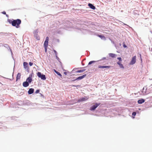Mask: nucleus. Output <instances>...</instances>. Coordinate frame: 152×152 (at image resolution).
Returning <instances> with one entry per match:
<instances>
[{"label":"nucleus","mask_w":152,"mask_h":152,"mask_svg":"<svg viewBox=\"0 0 152 152\" xmlns=\"http://www.w3.org/2000/svg\"><path fill=\"white\" fill-rule=\"evenodd\" d=\"M10 23H11L12 26H15L16 28L20 27V25L21 23V20L19 19L16 20H8Z\"/></svg>","instance_id":"f257e3e1"},{"label":"nucleus","mask_w":152,"mask_h":152,"mask_svg":"<svg viewBox=\"0 0 152 152\" xmlns=\"http://www.w3.org/2000/svg\"><path fill=\"white\" fill-rule=\"evenodd\" d=\"M37 75L39 77L41 78L43 80H45L46 79L45 76L44 75H42L40 72H38L37 73Z\"/></svg>","instance_id":"f03ea898"},{"label":"nucleus","mask_w":152,"mask_h":152,"mask_svg":"<svg viewBox=\"0 0 152 152\" xmlns=\"http://www.w3.org/2000/svg\"><path fill=\"white\" fill-rule=\"evenodd\" d=\"M142 92L144 95H147L149 93V91L146 87H144L142 89Z\"/></svg>","instance_id":"7ed1b4c3"},{"label":"nucleus","mask_w":152,"mask_h":152,"mask_svg":"<svg viewBox=\"0 0 152 152\" xmlns=\"http://www.w3.org/2000/svg\"><path fill=\"white\" fill-rule=\"evenodd\" d=\"M100 104V103H96L94 105H93L90 108L91 110L92 111L94 110Z\"/></svg>","instance_id":"20e7f679"},{"label":"nucleus","mask_w":152,"mask_h":152,"mask_svg":"<svg viewBox=\"0 0 152 152\" xmlns=\"http://www.w3.org/2000/svg\"><path fill=\"white\" fill-rule=\"evenodd\" d=\"M88 99V97L87 96H85L84 97H82V98H80L78 100V102H83L84 101H85L87 100Z\"/></svg>","instance_id":"39448f33"},{"label":"nucleus","mask_w":152,"mask_h":152,"mask_svg":"<svg viewBox=\"0 0 152 152\" xmlns=\"http://www.w3.org/2000/svg\"><path fill=\"white\" fill-rule=\"evenodd\" d=\"M111 67V66H102L101 65H99L98 66V68L99 69H104L106 68V69H109Z\"/></svg>","instance_id":"423d86ee"},{"label":"nucleus","mask_w":152,"mask_h":152,"mask_svg":"<svg viewBox=\"0 0 152 152\" xmlns=\"http://www.w3.org/2000/svg\"><path fill=\"white\" fill-rule=\"evenodd\" d=\"M32 76V74H31L29 75V77H28L26 80V81H27L28 83H30L32 81V79L31 77Z\"/></svg>","instance_id":"0eeeda50"},{"label":"nucleus","mask_w":152,"mask_h":152,"mask_svg":"<svg viewBox=\"0 0 152 152\" xmlns=\"http://www.w3.org/2000/svg\"><path fill=\"white\" fill-rule=\"evenodd\" d=\"M86 76V74L84 75H82V76L79 77L77 78L76 79L73 80L72 81H75L77 80H81V79H83V78H84V77H85Z\"/></svg>","instance_id":"6e6552de"},{"label":"nucleus","mask_w":152,"mask_h":152,"mask_svg":"<svg viewBox=\"0 0 152 152\" xmlns=\"http://www.w3.org/2000/svg\"><path fill=\"white\" fill-rule=\"evenodd\" d=\"M109 55L110 57L113 58H115L117 56V55L113 53H110Z\"/></svg>","instance_id":"1a4fd4ad"},{"label":"nucleus","mask_w":152,"mask_h":152,"mask_svg":"<svg viewBox=\"0 0 152 152\" xmlns=\"http://www.w3.org/2000/svg\"><path fill=\"white\" fill-rule=\"evenodd\" d=\"M23 85L24 87H27L29 86V83L28 82L26 81L23 82Z\"/></svg>","instance_id":"9d476101"},{"label":"nucleus","mask_w":152,"mask_h":152,"mask_svg":"<svg viewBox=\"0 0 152 152\" xmlns=\"http://www.w3.org/2000/svg\"><path fill=\"white\" fill-rule=\"evenodd\" d=\"M34 89L33 88H31L29 89V90L28 91V93L29 94H32L34 91Z\"/></svg>","instance_id":"9b49d317"},{"label":"nucleus","mask_w":152,"mask_h":152,"mask_svg":"<svg viewBox=\"0 0 152 152\" xmlns=\"http://www.w3.org/2000/svg\"><path fill=\"white\" fill-rule=\"evenodd\" d=\"M88 6L89 7L93 10H94L95 9V7L94 6L93 4H91L89 3L88 4Z\"/></svg>","instance_id":"f8f14e48"},{"label":"nucleus","mask_w":152,"mask_h":152,"mask_svg":"<svg viewBox=\"0 0 152 152\" xmlns=\"http://www.w3.org/2000/svg\"><path fill=\"white\" fill-rule=\"evenodd\" d=\"M145 102V100L143 99H139L138 101V103L139 104H141L144 103Z\"/></svg>","instance_id":"ddd939ff"},{"label":"nucleus","mask_w":152,"mask_h":152,"mask_svg":"<svg viewBox=\"0 0 152 152\" xmlns=\"http://www.w3.org/2000/svg\"><path fill=\"white\" fill-rule=\"evenodd\" d=\"M21 74L20 73H18L16 77V80L17 81L18 80L20 79V77Z\"/></svg>","instance_id":"4468645a"},{"label":"nucleus","mask_w":152,"mask_h":152,"mask_svg":"<svg viewBox=\"0 0 152 152\" xmlns=\"http://www.w3.org/2000/svg\"><path fill=\"white\" fill-rule=\"evenodd\" d=\"M23 66L25 68L27 67L28 66V63L26 62H24L23 63Z\"/></svg>","instance_id":"2eb2a0df"},{"label":"nucleus","mask_w":152,"mask_h":152,"mask_svg":"<svg viewBox=\"0 0 152 152\" xmlns=\"http://www.w3.org/2000/svg\"><path fill=\"white\" fill-rule=\"evenodd\" d=\"M48 42H45L44 44V47H45L46 48L48 47Z\"/></svg>","instance_id":"dca6fc26"},{"label":"nucleus","mask_w":152,"mask_h":152,"mask_svg":"<svg viewBox=\"0 0 152 152\" xmlns=\"http://www.w3.org/2000/svg\"><path fill=\"white\" fill-rule=\"evenodd\" d=\"M54 72L58 75L60 76L61 77L62 76L60 74V73L57 71L55 69L54 70Z\"/></svg>","instance_id":"f3484780"},{"label":"nucleus","mask_w":152,"mask_h":152,"mask_svg":"<svg viewBox=\"0 0 152 152\" xmlns=\"http://www.w3.org/2000/svg\"><path fill=\"white\" fill-rule=\"evenodd\" d=\"M85 70V69H83V70H78L77 71H76V72H84Z\"/></svg>","instance_id":"a211bd4d"},{"label":"nucleus","mask_w":152,"mask_h":152,"mask_svg":"<svg viewBox=\"0 0 152 152\" xmlns=\"http://www.w3.org/2000/svg\"><path fill=\"white\" fill-rule=\"evenodd\" d=\"M96 62V61H91L89 62L88 63V65H90L93 63H94Z\"/></svg>","instance_id":"6ab92c4d"},{"label":"nucleus","mask_w":152,"mask_h":152,"mask_svg":"<svg viewBox=\"0 0 152 152\" xmlns=\"http://www.w3.org/2000/svg\"><path fill=\"white\" fill-rule=\"evenodd\" d=\"M98 36L101 38H105V37L103 35H98Z\"/></svg>","instance_id":"aec40b11"},{"label":"nucleus","mask_w":152,"mask_h":152,"mask_svg":"<svg viewBox=\"0 0 152 152\" xmlns=\"http://www.w3.org/2000/svg\"><path fill=\"white\" fill-rule=\"evenodd\" d=\"M35 37H36V39L37 40H39L40 39V37L39 36H38L37 35Z\"/></svg>","instance_id":"412c9836"},{"label":"nucleus","mask_w":152,"mask_h":152,"mask_svg":"<svg viewBox=\"0 0 152 152\" xmlns=\"http://www.w3.org/2000/svg\"><path fill=\"white\" fill-rule=\"evenodd\" d=\"M49 41V37H47L45 39V42H48Z\"/></svg>","instance_id":"4be33fe9"},{"label":"nucleus","mask_w":152,"mask_h":152,"mask_svg":"<svg viewBox=\"0 0 152 152\" xmlns=\"http://www.w3.org/2000/svg\"><path fill=\"white\" fill-rule=\"evenodd\" d=\"M119 66L120 67V68H122V69L124 68V66H123V65L122 64H120Z\"/></svg>","instance_id":"5701e85b"},{"label":"nucleus","mask_w":152,"mask_h":152,"mask_svg":"<svg viewBox=\"0 0 152 152\" xmlns=\"http://www.w3.org/2000/svg\"><path fill=\"white\" fill-rule=\"evenodd\" d=\"M123 46L124 48H126L127 47V46L125 45L124 42L123 43Z\"/></svg>","instance_id":"b1692460"},{"label":"nucleus","mask_w":152,"mask_h":152,"mask_svg":"<svg viewBox=\"0 0 152 152\" xmlns=\"http://www.w3.org/2000/svg\"><path fill=\"white\" fill-rule=\"evenodd\" d=\"M121 61H118V62H117V64L119 65H120V64H121Z\"/></svg>","instance_id":"393cba45"},{"label":"nucleus","mask_w":152,"mask_h":152,"mask_svg":"<svg viewBox=\"0 0 152 152\" xmlns=\"http://www.w3.org/2000/svg\"><path fill=\"white\" fill-rule=\"evenodd\" d=\"M135 58H136V56H134V64L135 62Z\"/></svg>","instance_id":"a878e982"},{"label":"nucleus","mask_w":152,"mask_h":152,"mask_svg":"<svg viewBox=\"0 0 152 152\" xmlns=\"http://www.w3.org/2000/svg\"><path fill=\"white\" fill-rule=\"evenodd\" d=\"M117 59L119 60V61H122V59L121 57H118Z\"/></svg>","instance_id":"bb28decb"},{"label":"nucleus","mask_w":152,"mask_h":152,"mask_svg":"<svg viewBox=\"0 0 152 152\" xmlns=\"http://www.w3.org/2000/svg\"><path fill=\"white\" fill-rule=\"evenodd\" d=\"M130 64H133V58H132V59L131 60V61L130 63Z\"/></svg>","instance_id":"cd10ccee"},{"label":"nucleus","mask_w":152,"mask_h":152,"mask_svg":"<svg viewBox=\"0 0 152 152\" xmlns=\"http://www.w3.org/2000/svg\"><path fill=\"white\" fill-rule=\"evenodd\" d=\"M55 54V55L56 56V57H57V52H56V51L55 50H54V51Z\"/></svg>","instance_id":"c85d7f7f"},{"label":"nucleus","mask_w":152,"mask_h":152,"mask_svg":"<svg viewBox=\"0 0 152 152\" xmlns=\"http://www.w3.org/2000/svg\"><path fill=\"white\" fill-rule=\"evenodd\" d=\"M29 65L30 66H32V65L33 64V63H32V62H29Z\"/></svg>","instance_id":"c756f323"},{"label":"nucleus","mask_w":152,"mask_h":152,"mask_svg":"<svg viewBox=\"0 0 152 152\" xmlns=\"http://www.w3.org/2000/svg\"><path fill=\"white\" fill-rule=\"evenodd\" d=\"M39 92V90H37L36 91V92H35V93L36 94H37V93H38Z\"/></svg>","instance_id":"7c9ffc66"},{"label":"nucleus","mask_w":152,"mask_h":152,"mask_svg":"<svg viewBox=\"0 0 152 152\" xmlns=\"http://www.w3.org/2000/svg\"><path fill=\"white\" fill-rule=\"evenodd\" d=\"M45 48V51L46 52H47V47H46V48L45 47H44Z\"/></svg>","instance_id":"2f4dec72"},{"label":"nucleus","mask_w":152,"mask_h":152,"mask_svg":"<svg viewBox=\"0 0 152 152\" xmlns=\"http://www.w3.org/2000/svg\"><path fill=\"white\" fill-rule=\"evenodd\" d=\"M136 115V112H134V116H135Z\"/></svg>","instance_id":"473e14b6"},{"label":"nucleus","mask_w":152,"mask_h":152,"mask_svg":"<svg viewBox=\"0 0 152 152\" xmlns=\"http://www.w3.org/2000/svg\"><path fill=\"white\" fill-rule=\"evenodd\" d=\"M2 13L4 14H6V12L5 11H4L2 12Z\"/></svg>","instance_id":"72a5a7b5"},{"label":"nucleus","mask_w":152,"mask_h":152,"mask_svg":"<svg viewBox=\"0 0 152 152\" xmlns=\"http://www.w3.org/2000/svg\"><path fill=\"white\" fill-rule=\"evenodd\" d=\"M64 74L65 75H66L67 74V72H64Z\"/></svg>","instance_id":"f704fd0d"},{"label":"nucleus","mask_w":152,"mask_h":152,"mask_svg":"<svg viewBox=\"0 0 152 152\" xmlns=\"http://www.w3.org/2000/svg\"><path fill=\"white\" fill-rule=\"evenodd\" d=\"M73 86H74V85H73Z\"/></svg>","instance_id":"c9c22d12"},{"label":"nucleus","mask_w":152,"mask_h":152,"mask_svg":"<svg viewBox=\"0 0 152 152\" xmlns=\"http://www.w3.org/2000/svg\"><path fill=\"white\" fill-rule=\"evenodd\" d=\"M106 59V58H105V57L103 58V59Z\"/></svg>","instance_id":"e433bc0d"},{"label":"nucleus","mask_w":152,"mask_h":152,"mask_svg":"<svg viewBox=\"0 0 152 152\" xmlns=\"http://www.w3.org/2000/svg\"><path fill=\"white\" fill-rule=\"evenodd\" d=\"M132 115H133V113H132Z\"/></svg>","instance_id":"4c0bfd02"},{"label":"nucleus","mask_w":152,"mask_h":152,"mask_svg":"<svg viewBox=\"0 0 152 152\" xmlns=\"http://www.w3.org/2000/svg\"><path fill=\"white\" fill-rule=\"evenodd\" d=\"M140 57H141V55L140 54Z\"/></svg>","instance_id":"58836bf2"}]
</instances>
